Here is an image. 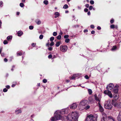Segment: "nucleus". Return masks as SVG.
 Wrapping results in <instances>:
<instances>
[{
	"instance_id": "nucleus-24",
	"label": "nucleus",
	"mask_w": 121,
	"mask_h": 121,
	"mask_svg": "<svg viewBox=\"0 0 121 121\" xmlns=\"http://www.w3.org/2000/svg\"><path fill=\"white\" fill-rule=\"evenodd\" d=\"M60 43V42H57L56 44V46L57 47H58L59 46Z\"/></svg>"
},
{
	"instance_id": "nucleus-19",
	"label": "nucleus",
	"mask_w": 121,
	"mask_h": 121,
	"mask_svg": "<svg viewBox=\"0 0 121 121\" xmlns=\"http://www.w3.org/2000/svg\"><path fill=\"white\" fill-rule=\"evenodd\" d=\"M99 104V108L100 111L101 112H103L104 110L103 108L102 107V106H101L100 104Z\"/></svg>"
},
{
	"instance_id": "nucleus-23",
	"label": "nucleus",
	"mask_w": 121,
	"mask_h": 121,
	"mask_svg": "<svg viewBox=\"0 0 121 121\" xmlns=\"http://www.w3.org/2000/svg\"><path fill=\"white\" fill-rule=\"evenodd\" d=\"M36 22L38 25H40L41 23V21L39 20H38L35 21Z\"/></svg>"
},
{
	"instance_id": "nucleus-56",
	"label": "nucleus",
	"mask_w": 121,
	"mask_h": 121,
	"mask_svg": "<svg viewBox=\"0 0 121 121\" xmlns=\"http://www.w3.org/2000/svg\"><path fill=\"white\" fill-rule=\"evenodd\" d=\"M88 10V9L87 8H85L84 9V11L86 12H87Z\"/></svg>"
},
{
	"instance_id": "nucleus-32",
	"label": "nucleus",
	"mask_w": 121,
	"mask_h": 121,
	"mask_svg": "<svg viewBox=\"0 0 121 121\" xmlns=\"http://www.w3.org/2000/svg\"><path fill=\"white\" fill-rule=\"evenodd\" d=\"M43 3L46 5H47L48 4V1L47 0H45L43 1Z\"/></svg>"
},
{
	"instance_id": "nucleus-41",
	"label": "nucleus",
	"mask_w": 121,
	"mask_h": 121,
	"mask_svg": "<svg viewBox=\"0 0 121 121\" xmlns=\"http://www.w3.org/2000/svg\"><path fill=\"white\" fill-rule=\"evenodd\" d=\"M69 37V36L68 35H65L64 36V38L65 39H67Z\"/></svg>"
},
{
	"instance_id": "nucleus-25",
	"label": "nucleus",
	"mask_w": 121,
	"mask_h": 121,
	"mask_svg": "<svg viewBox=\"0 0 121 121\" xmlns=\"http://www.w3.org/2000/svg\"><path fill=\"white\" fill-rule=\"evenodd\" d=\"M12 36H9L7 37V39L8 41H10L12 38Z\"/></svg>"
},
{
	"instance_id": "nucleus-59",
	"label": "nucleus",
	"mask_w": 121,
	"mask_h": 121,
	"mask_svg": "<svg viewBox=\"0 0 121 121\" xmlns=\"http://www.w3.org/2000/svg\"><path fill=\"white\" fill-rule=\"evenodd\" d=\"M95 32L94 30H92L91 32V33L92 34H94L95 33Z\"/></svg>"
},
{
	"instance_id": "nucleus-45",
	"label": "nucleus",
	"mask_w": 121,
	"mask_h": 121,
	"mask_svg": "<svg viewBox=\"0 0 121 121\" xmlns=\"http://www.w3.org/2000/svg\"><path fill=\"white\" fill-rule=\"evenodd\" d=\"M90 3L91 4H94V2L93 0H91L90 1Z\"/></svg>"
},
{
	"instance_id": "nucleus-61",
	"label": "nucleus",
	"mask_w": 121,
	"mask_h": 121,
	"mask_svg": "<svg viewBox=\"0 0 121 121\" xmlns=\"http://www.w3.org/2000/svg\"><path fill=\"white\" fill-rule=\"evenodd\" d=\"M4 61L5 62H7L8 61V59L6 58H5L4 59Z\"/></svg>"
},
{
	"instance_id": "nucleus-38",
	"label": "nucleus",
	"mask_w": 121,
	"mask_h": 121,
	"mask_svg": "<svg viewBox=\"0 0 121 121\" xmlns=\"http://www.w3.org/2000/svg\"><path fill=\"white\" fill-rule=\"evenodd\" d=\"M43 35H40L39 36V38L40 39H43Z\"/></svg>"
},
{
	"instance_id": "nucleus-3",
	"label": "nucleus",
	"mask_w": 121,
	"mask_h": 121,
	"mask_svg": "<svg viewBox=\"0 0 121 121\" xmlns=\"http://www.w3.org/2000/svg\"><path fill=\"white\" fill-rule=\"evenodd\" d=\"M97 115L90 114L87 116L85 121H97Z\"/></svg>"
},
{
	"instance_id": "nucleus-51",
	"label": "nucleus",
	"mask_w": 121,
	"mask_h": 121,
	"mask_svg": "<svg viewBox=\"0 0 121 121\" xmlns=\"http://www.w3.org/2000/svg\"><path fill=\"white\" fill-rule=\"evenodd\" d=\"M8 91V90L6 88H4L3 90V91L4 92H7Z\"/></svg>"
},
{
	"instance_id": "nucleus-10",
	"label": "nucleus",
	"mask_w": 121,
	"mask_h": 121,
	"mask_svg": "<svg viewBox=\"0 0 121 121\" xmlns=\"http://www.w3.org/2000/svg\"><path fill=\"white\" fill-rule=\"evenodd\" d=\"M81 103H79L78 105V108L80 110H81L85 108L86 106H83L81 104Z\"/></svg>"
},
{
	"instance_id": "nucleus-54",
	"label": "nucleus",
	"mask_w": 121,
	"mask_h": 121,
	"mask_svg": "<svg viewBox=\"0 0 121 121\" xmlns=\"http://www.w3.org/2000/svg\"><path fill=\"white\" fill-rule=\"evenodd\" d=\"M16 82H15V84H13L12 85V87H14L15 86V85L16 84Z\"/></svg>"
},
{
	"instance_id": "nucleus-18",
	"label": "nucleus",
	"mask_w": 121,
	"mask_h": 121,
	"mask_svg": "<svg viewBox=\"0 0 121 121\" xmlns=\"http://www.w3.org/2000/svg\"><path fill=\"white\" fill-rule=\"evenodd\" d=\"M116 107L118 108H121V102H118L117 104Z\"/></svg>"
},
{
	"instance_id": "nucleus-15",
	"label": "nucleus",
	"mask_w": 121,
	"mask_h": 121,
	"mask_svg": "<svg viewBox=\"0 0 121 121\" xmlns=\"http://www.w3.org/2000/svg\"><path fill=\"white\" fill-rule=\"evenodd\" d=\"M78 76V74H74L71 77V79H74L75 78L77 77Z\"/></svg>"
},
{
	"instance_id": "nucleus-37",
	"label": "nucleus",
	"mask_w": 121,
	"mask_h": 121,
	"mask_svg": "<svg viewBox=\"0 0 121 121\" xmlns=\"http://www.w3.org/2000/svg\"><path fill=\"white\" fill-rule=\"evenodd\" d=\"M54 44V43L53 42H52L49 44V45L50 46H53Z\"/></svg>"
},
{
	"instance_id": "nucleus-1",
	"label": "nucleus",
	"mask_w": 121,
	"mask_h": 121,
	"mask_svg": "<svg viewBox=\"0 0 121 121\" xmlns=\"http://www.w3.org/2000/svg\"><path fill=\"white\" fill-rule=\"evenodd\" d=\"M68 111L67 109H63L60 111V110L56 111L55 113V115L52 117L51 120L54 121L60 119L62 117L60 114H63L66 113Z\"/></svg>"
},
{
	"instance_id": "nucleus-50",
	"label": "nucleus",
	"mask_w": 121,
	"mask_h": 121,
	"mask_svg": "<svg viewBox=\"0 0 121 121\" xmlns=\"http://www.w3.org/2000/svg\"><path fill=\"white\" fill-rule=\"evenodd\" d=\"M3 5V3L1 1L0 2V6L2 7Z\"/></svg>"
},
{
	"instance_id": "nucleus-29",
	"label": "nucleus",
	"mask_w": 121,
	"mask_h": 121,
	"mask_svg": "<svg viewBox=\"0 0 121 121\" xmlns=\"http://www.w3.org/2000/svg\"><path fill=\"white\" fill-rule=\"evenodd\" d=\"M61 36L60 35H59L58 36L56 37L57 39H60L61 38Z\"/></svg>"
},
{
	"instance_id": "nucleus-30",
	"label": "nucleus",
	"mask_w": 121,
	"mask_h": 121,
	"mask_svg": "<svg viewBox=\"0 0 121 121\" xmlns=\"http://www.w3.org/2000/svg\"><path fill=\"white\" fill-rule=\"evenodd\" d=\"M107 118L102 117V118L101 119V121H107Z\"/></svg>"
},
{
	"instance_id": "nucleus-21",
	"label": "nucleus",
	"mask_w": 121,
	"mask_h": 121,
	"mask_svg": "<svg viewBox=\"0 0 121 121\" xmlns=\"http://www.w3.org/2000/svg\"><path fill=\"white\" fill-rule=\"evenodd\" d=\"M108 119L111 120H112L113 121H115V120L113 117L112 116H109L108 117Z\"/></svg>"
},
{
	"instance_id": "nucleus-48",
	"label": "nucleus",
	"mask_w": 121,
	"mask_h": 121,
	"mask_svg": "<svg viewBox=\"0 0 121 121\" xmlns=\"http://www.w3.org/2000/svg\"><path fill=\"white\" fill-rule=\"evenodd\" d=\"M47 82V80L46 79H44L43 80V82L44 83H46Z\"/></svg>"
},
{
	"instance_id": "nucleus-28",
	"label": "nucleus",
	"mask_w": 121,
	"mask_h": 121,
	"mask_svg": "<svg viewBox=\"0 0 121 121\" xmlns=\"http://www.w3.org/2000/svg\"><path fill=\"white\" fill-rule=\"evenodd\" d=\"M102 115L103 117H104V118H107L106 115L105 113H104L103 112L102 113Z\"/></svg>"
},
{
	"instance_id": "nucleus-40",
	"label": "nucleus",
	"mask_w": 121,
	"mask_h": 121,
	"mask_svg": "<svg viewBox=\"0 0 121 121\" xmlns=\"http://www.w3.org/2000/svg\"><path fill=\"white\" fill-rule=\"evenodd\" d=\"M3 43L4 44H8V42L6 40H5L4 41Z\"/></svg>"
},
{
	"instance_id": "nucleus-17",
	"label": "nucleus",
	"mask_w": 121,
	"mask_h": 121,
	"mask_svg": "<svg viewBox=\"0 0 121 121\" xmlns=\"http://www.w3.org/2000/svg\"><path fill=\"white\" fill-rule=\"evenodd\" d=\"M54 15H55V18H56L59 16L60 14L59 13L56 12L55 13Z\"/></svg>"
},
{
	"instance_id": "nucleus-9",
	"label": "nucleus",
	"mask_w": 121,
	"mask_h": 121,
	"mask_svg": "<svg viewBox=\"0 0 121 121\" xmlns=\"http://www.w3.org/2000/svg\"><path fill=\"white\" fill-rule=\"evenodd\" d=\"M77 105L78 104L76 103H73L70 105V108L72 109H75L77 108Z\"/></svg>"
},
{
	"instance_id": "nucleus-64",
	"label": "nucleus",
	"mask_w": 121,
	"mask_h": 121,
	"mask_svg": "<svg viewBox=\"0 0 121 121\" xmlns=\"http://www.w3.org/2000/svg\"><path fill=\"white\" fill-rule=\"evenodd\" d=\"M49 45H49V43H47L46 44V46L48 47H49Z\"/></svg>"
},
{
	"instance_id": "nucleus-43",
	"label": "nucleus",
	"mask_w": 121,
	"mask_h": 121,
	"mask_svg": "<svg viewBox=\"0 0 121 121\" xmlns=\"http://www.w3.org/2000/svg\"><path fill=\"white\" fill-rule=\"evenodd\" d=\"M33 26H29V29H30L31 30L33 29Z\"/></svg>"
},
{
	"instance_id": "nucleus-4",
	"label": "nucleus",
	"mask_w": 121,
	"mask_h": 121,
	"mask_svg": "<svg viewBox=\"0 0 121 121\" xmlns=\"http://www.w3.org/2000/svg\"><path fill=\"white\" fill-rule=\"evenodd\" d=\"M104 107L105 108L109 109H111L112 107V104L111 100H108L105 102Z\"/></svg>"
},
{
	"instance_id": "nucleus-58",
	"label": "nucleus",
	"mask_w": 121,
	"mask_h": 121,
	"mask_svg": "<svg viewBox=\"0 0 121 121\" xmlns=\"http://www.w3.org/2000/svg\"><path fill=\"white\" fill-rule=\"evenodd\" d=\"M86 7L87 8H88L89 7V5L88 4H86L85 5Z\"/></svg>"
},
{
	"instance_id": "nucleus-36",
	"label": "nucleus",
	"mask_w": 121,
	"mask_h": 121,
	"mask_svg": "<svg viewBox=\"0 0 121 121\" xmlns=\"http://www.w3.org/2000/svg\"><path fill=\"white\" fill-rule=\"evenodd\" d=\"M20 6L22 8L24 7V5L23 3H21L20 4Z\"/></svg>"
},
{
	"instance_id": "nucleus-47",
	"label": "nucleus",
	"mask_w": 121,
	"mask_h": 121,
	"mask_svg": "<svg viewBox=\"0 0 121 121\" xmlns=\"http://www.w3.org/2000/svg\"><path fill=\"white\" fill-rule=\"evenodd\" d=\"M93 6H90L89 8V9L90 10H91L93 9Z\"/></svg>"
},
{
	"instance_id": "nucleus-62",
	"label": "nucleus",
	"mask_w": 121,
	"mask_h": 121,
	"mask_svg": "<svg viewBox=\"0 0 121 121\" xmlns=\"http://www.w3.org/2000/svg\"><path fill=\"white\" fill-rule=\"evenodd\" d=\"M6 87L7 88L9 89L10 87V86L9 85H7L6 86Z\"/></svg>"
},
{
	"instance_id": "nucleus-52",
	"label": "nucleus",
	"mask_w": 121,
	"mask_h": 121,
	"mask_svg": "<svg viewBox=\"0 0 121 121\" xmlns=\"http://www.w3.org/2000/svg\"><path fill=\"white\" fill-rule=\"evenodd\" d=\"M48 58L49 59H51L52 57V55L51 54L49 55L48 56Z\"/></svg>"
},
{
	"instance_id": "nucleus-14",
	"label": "nucleus",
	"mask_w": 121,
	"mask_h": 121,
	"mask_svg": "<svg viewBox=\"0 0 121 121\" xmlns=\"http://www.w3.org/2000/svg\"><path fill=\"white\" fill-rule=\"evenodd\" d=\"M118 91V89L117 87H116L115 86V87L113 89V92L116 93H117Z\"/></svg>"
},
{
	"instance_id": "nucleus-26",
	"label": "nucleus",
	"mask_w": 121,
	"mask_h": 121,
	"mask_svg": "<svg viewBox=\"0 0 121 121\" xmlns=\"http://www.w3.org/2000/svg\"><path fill=\"white\" fill-rule=\"evenodd\" d=\"M68 8V5L65 4L63 6V8L65 9H66Z\"/></svg>"
},
{
	"instance_id": "nucleus-6",
	"label": "nucleus",
	"mask_w": 121,
	"mask_h": 121,
	"mask_svg": "<svg viewBox=\"0 0 121 121\" xmlns=\"http://www.w3.org/2000/svg\"><path fill=\"white\" fill-rule=\"evenodd\" d=\"M104 94L107 95L110 98L112 97L113 95L111 92L108 90H105L104 91Z\"/></svg>"
},
{
	"instance_id": "nucleus-12",
	"label": "nucleus",
	"mask_w": 121,
	"mask_h": 121,
	"mask_svg": "<svg viewBox=\"0 0 121 121\" xmlns=\"http://www.w3.org/2000/svg\"><path fill=\"white\" fill-rule=\"evenodd\" d=\"M116 100H112V105H113L115 107H116L117 104V102L116 101Z\"/></svg>"
},
{
	"instance_id": "nucleus-35",
	"label": "nucleus",
	"mask_w": 121,
	"mask_h": 121,
	"mask_svg": "<svg viewBox=\"0 0 121 121\" xmlns=\"http://www.w3.org/2000/svg\"><path fill=\"white\" fill-rule=\"evenodd\" d=\"M17 56H21L22 55V53L21 52H17Z\"/></svg>"
},
{
	"instance_id": "nucleus-33",
	"label": "nucleus",
	"mask_w": 121,
	"mask_h": 121,
	"mask_svg": "<svg viewBox=\"0 0 121 121\" xmlns=\"http://www.w3.org/2000/svg\"><path fill=\"white\" fill-rule=\"evenodd\" d=\"M54 37H52L50 38V40L52 42L54 40Z\"/></svg>"
},
{
	"instance_id": "nucleus-22",
	"label": "nucleus",
	"mask_w": 121,
	"mask_h": 121,
	"mask_svg": "<svg viewBox=\"0 0 121 121\" xmlns=\"http://www.w3.org/2000/svg\"><path fill=\"white\" fill-rule=\"evenodd\" d=\"M18 36H21L23 34V32L21 31H19L17 33Z\"/></svg>"
},
{
	"instance_id": "nucleus-7",
	"label": "nucleus",
	"mask_w": 121,
	"mask_h": 121,
	"mask_svg": "<svg viewBox=\"0 0 121 121\" xmlns=\"http://www.w3.org/2000/svg\"><path fill=\"white\" fill-rule=\"evenodd\" d=\"M94 97L95 100L97 102H98V104H99L101 100V96L100 95H99L97 96L95 94L94 95Z\"/></svg>"
},
{
	"instance_id": "nucleus-31",
	"label": "nucleus",
	"mask_w": 121,
	"mask_h": 121,
	"mask_svg": "<svg viewBox=\"0 0 121 121\" xmlns=\"http://www.w3.org/2000/svg\"><path fill=\"white\" fill-rule=\"evenodd\" d=\"M117 48L116 46H114L112 47L111 50L112 51H114Z\"/></svg>"
},
{
	"instance_id": "nucleus-44",
	"label": "nucleus",
	"mask_w": 121,
	"mask_h": 121,
	"mask_svg": "<svg viewBox=\"0 0 121 121\" xmlns=\"http://www.w3.org/2000/svg\"><path fill=\"white\" fill-rule=\"evenodd\" d=\"M48 49L50 51H52V47H48Z\"/></svg>"
},
{
	"instance_id": "nucleus-46",
	"label": "nucleus",
	"mask_w": 121,
	"mask_h": 121,
	"mask_svg": "<svg viewBox=\"0 0 121 121\" xmlns=\"http://www.w3.org/2000/svg\"><path fill=\"white\" fill-rule=\"evenodd\" d=\"M85 78L87 79H88L89 78V77L87 75H86L84 77Z\"/></svg>"
},
{
	"instance_id": "nucleus-63",
	"label": "nucleus",
	"mask_w": 121,
	"mask_h": 121,
	"mask_svg": "<svg viewBox=\"0 0 121 121\" xmlns=\"http://www.w3.org/2000/svg\"><path fill=\"white\" fill-rule=\"evenodd\" d=\"M88 30H84V32L85 33H86L87 32Z\"/></svg>"
},
{
	"instance_id": "nucleus-49",
	"label": "nucleus",
	"mask_w": 121,
	"mask_h": 121,
	"mask_svg": "<svg viewBox=\"0 0 121 121\" xmlns=\"http://www.w3.org/2000/svg\"><path fill=\"white\" fill-rule=\"evenodd\" d=\"M114 21V19H112L110 21V23L111 24H112L113 23Z\"/></svg>"
},
{
	"instance_id": "nucleus-5",
	"label": "nucleus",
	"mask_w": 121,
	"mask_h": 121,
	"mask_svg": "<svg viewBox=\"0 0 121 121\" xmlns=\"http://www.w3.org/2000/svg\"><path fill=\"white\" fill-rule=\"evenodd\" d=\"M68 49V47L66 45H61L60 47V51L62 52H66Z\"/></svg>"
},
{
	"instance_id": "nucleus-39",
	"label": "nucleus",
	"mask_w": 121,
	"mask_h": 121,
	"mask_svg": "<svg viewBox=\"0 0 121 121\" xmlns=\"http://www.w3.org/2000/svg\"><path fill=\"white\" fill-rule=\"evenodd\" d=\"M57 34V33L56 32H53V35L54 36H56Z\"/></svg>"
},
{
	"instance_id": "nucleus-60",
	"label": "nucleus",
	"mask_w": 121,
	"mask_h": 121,
	"mask_svg": "<svg viewBox=\"0 0 121 121\" xmlns=\"http://www.w3.org/2000/svg\"><path fill=\"white\" fill-rule=\"evenodd\" d=\"M97 29L98 30H100L101 29V27L99 26H98L97 27Z\"/></svg>"
},
{
	"instance_id": "nucleus-53",
	"label": "nucleus",
	"mask_w": 121,
	"mask_h": 121,
	"mask_svg": "<svg viewBox=\"0 0 121 121\" xmlns=\"http://www.w3.org/2000/svg\"><path fill=\"white\" fill-rule=\"evenodd\" d=\"M36 45V43H33L32 44V46L33 47H35Z\"/></svg>"
},
{
	"instance_id": "nucleus-16",
	"label": "nucleus",
	"mask_w": 121,
	"mask_h": 121,
	"mask_svg": "<svg viewBox=\"0 0 121 121\" xmlns=\"http://www.w3.org/2000/svg\"><path fill=\"white\" fill-rule=\"evenodd\" d=\"M22 111L21 110L19 109L15 111V113L17 115L19 113H21Z\"/></svg>"
},
{
	"instance_id": "nucleus-11",
	"label": "nucleus",
	"mask_w": 121,
	"mask_h": 121,
	"mask_svg": "<svg viewBox=\"0 0 121 121\" xmlns=\"http://www.w3.org/2000/svg\"><path fill=\"white\" fill-rule=\"evenodd\" d=\"M87 102L88 101L87 100H84L82 101L80 103H81V104L82 105L84 106H86L85 105L87 104Z\"/></svg>"
},
{
	"instance_id": "nucleus-2",
	"label": "nucleus",
	"mask_w": 121,
	"mask_h": 121,
	"mask_svg": "<svg viewBox=\"0 0 121 121\" xmlns=\"http://www.w3.org/2000/svg\"><path fill=\"white\" fill-rule=\"evenodd\" d=\"M78 117V113L76 112H70L67 116H65V117L67 120L71 121H77Z\"/></svg>"
},
{
	"instance_id": "nucleus-27",
	"label": "nucleus",
	"mask_w": 121,
	"mask_h": 121,
	"mask_svg": "<svg viewBox=\"0 0 121 121\" xmlns=\"http://www.w3.org/2000/svg\"><path fill=\"white\" fill-rule=\"evenodd\" d=\"M88 91L89 94L90 95H91L92 93V91L90 89H88Z\"/></svg>"
},
{
	"instance_id": "nucleus-8",
	"label": "nucleus",
	"mask_w": 121,
	"mask_h": 121,
	"mask_svg": "<svg viewBox=\"0 0 121 121\" xmlns=\"http://www.w3.org/2000/svg\"><path fill=\"white\" fill-rule=\"evenodd\" d=\"M114 87V85L112 83H110L106 87V89L108 90H111Z\"/></svg>"
},
{
	"instance_id": "nucleus-57",
	"label": "nucleus",
	"mask_w": 121,
	"mask_h": 121,
	"mask_svg": "<svg viewBox=\"0 0 121 121\" xmlns=\"http://www.w3.org/2000/svg\"><path fill=\"white\" fill-rule=\"evenodd\" d=\"M90 27L91 28H93V29L95 27L94 25H91Z\"/></svg>"
},
{
	"instance_id": "nucleus-34",
	"label": "nucleus",
	"mask_w": 121,
	"mask_h": 121,
	"mask_svg": "<svg viewBox=\"0 0 121 121\" xmlns=\"http://www.w3.org/2000/svg\"><path fill=\"white\" fill-rule=\"evenodd\" d=\"M70 41V39L68 38L66 39L65 40V42L66 43H68Z\"/></svg>"
},
{
	"instance_id": "nucleus-42",
	"label": "nucleus",
	"mask_w": 121,
	"mask_h": 121,
	"mask_svg": "<svg viewBox=\"0 0 121 121\" xmlns=\"http://www.w3.org/2000/svg\"><path fill=\"white\" fill-rule=\"evenodd\" d=\"M115 27V26L114 25H112L110 26V28L112 29H113Z\"/></svg>"
},
{
	"instance_id": "nucleus-13",
	"label": "nucleus",
	"mask_w": 121,
	"mask_h": 121,
	"mask_svg": "<svg viewBox=\"0 0 121 121\" xmlns=\"http://www.w3.org/2000/svg\"><path fill=\"white\" fill-rule=\"evenodd\" d=\"M117 119L119 121H121V111L120 112L119 114Z\"/></svg>"
},
{
	"instance_id": "nucleus-55",
	"label": "nucleus",
	"mask_w": 121,
	"mask_h": 121,
	"mask_svg": "<svg viewBox=\"0 0 121 121\" xmlns=\"http://www.w3.org/2000/svg\"><path fill=\"white\" fill-rule=\"evenodd\" d=\"M90 108V106L89 105H87V106H86V108L85 109H88Z\"/></svg>"
},
{
	"instance_id": "nucleus-20",
	"label": "nucleus",
	"mask_w": 121,
	"mask_h": 121,
	"mask_svg": "<svg viewBox=\"0 0 121 121\" xmlns=\"http://www.w3.org/2000/svg\"><path fill=\"white\" fill-rule=\"evenodd\" d=\"M113 97L114 99L116 100H117L118 98V95H113Z\"/></svg>"
}]
</instances>
